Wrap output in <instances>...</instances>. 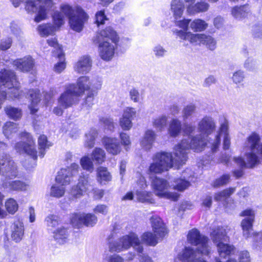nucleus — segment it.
<instances>
[{
    "label": "nucleus",
    "mask_w": 262,
    "mask_h": 262,
    "mask_svg": "<svg viewBox=\"0 0 262 262\" xmlns=\"http://www.w3.org/2000/svg\"><path fill=\"white\" fill-rule=\"evenodd\" d=\"M195 130V126L192 123H185L182 128L184 134L187 138L182 140L175 146L176 160L181 163L187 160V150L192 149L195 151H201L206 145L205 139L201 135L192 136L191 135Z\"/></svg>",
    "instance_id": "nucleus-1"
},
{
    "label": "nucleus",
    "mask_w": 262,
    "mask_h": 262,
    "mask_svg": "<svg viewBox=\"0 0 262 262\" xmlns=\"http://www.w3.org/2000/svg\"><path fill=\"white\" fill-rule=\"evenodd\" d=\"M174 158L170 152H160L157 153L152 158V162L150 164L148 169V174H159L168 170L173 165L177 168L184 164L186 161L181 163L176 161L175 155V148L174 149Z\"/></svg>",
    "instance_id": "nucleus-2"
},
{
    "label": "nucleus",
    "mask_w": 262,
    "mask_h": 262,
    "mask_svg": "<svg viewBox=\"0 0 262 262\" xmlns=\"http://www.w3.org/2000/svg\"><path fill=\"white\" fill-rule=\"evenodd\" d=\"M36 1L39 3L38 8L34 0H26L25 2V9L28 13L37 12L34 20V21L39 23L49 18V13L55 3L53 0Z\"/></svg>",
    "instance_id": "nucleus-3"
},
{
    "label": "nucleus",
    "mask_w": 262,
    "mask_h": 262,
    "mask_svg": "<svg viewBox=\"0 0 262 262\" xmlns=\"http://www.w3.org/2000/svg\"><path fill=\"white\" fill-rule=\"evenodd\" d=\"M177 35L182 39L189 41L191 43L205 45L210 50L216 48V41L214 38L205 34H193L191 32L179 31Z\"/></svg>",
    "instance_id": "nucleus-4"
},
{
    "label": "nucleus",
    "mask_w": 262,
    "mask_h": 262,
    "mask_svg": "<svg viewBox=\"0 0 262 262\" xmlns=\"http://www.w3.org/2000/svg\"><path fill=\"white\" fill-rule=\"evenodd\" d=\"M53 24L43 23L38 25L37 31L41 37H48L54 35L55 32L59 30L63 25V19L60 14L58 12H54L52 16Z\"/></svg>",
    "instance_id": "nucleus-5"
},
{
    "label": "nucleus",
    "mask_w": 262,
    "mask_h": 262,
    "mask_svg": "<svg viewBox=\"0 0 262 262\" xmlns=\"http://www.w3.org/2000/svg\"><path fill=\"white\" fill-rule=\"evenodd\" d=\"M187 240L192 245L197 246L198 251L203 255H208L210 252V247L208 243V238L201 235L196 229L190 230L187 235Z\"/></svg>",
    "instance_id": "nucleus-6"
},
{
    "label": "nucleus",
    "mask_w": 262,
    "mask_h": 262,
    "mask_svg": "<svg viewBox=\"0 0 262 262\" xmlns=\"http://www.w3.org/2000/svg\"><path fill=\"white\" fill-rule=\"evenodd\" d=\"M151 185L155 194L160 198L176 201L179 197L178 193L167 191L169 185L167 182L164 179L155 177L151 181Z\"/></svg>",
    "instance_id": "nucleus-7"
},
{
    "label": "nucleus",
    "mask_w": 262,
    "mask_h": 262,
    "mask_svg": "<svg viewBox=\"0 0 262 262\" xmlns=\"http://www.w3.org/2000/svg\"><path fill=\"white\" fill-rule=\"evenodd\" d=\"M80 97L73 85H67L65 86V91L58 99V105L63 108H67L76 103Z\"/></svg>",
    "instance_id": "nucleus-8"
},
{
    "label": "nucleus",
    "mask_w": 262,
    "mask_h": 262,
    "mask_svg": "<svg viewBox=\"0 0 262 262\" xmlns=\"http://www.w3.org/2000/svg\"><path fill=\"white\" fill-rule=\"evenodd\" d=\"M79 166L76 163H73L70 167L61 168L58 172L56 177V182L67 185L70 184L73 176L78 172Z\"/></svg>",
    "instance_id": "nucleus-9"
},
{
    "label": "nucleus",
    "mask_w": 262,
    "mask_h": 262,
    "mask_svg": "<svg viewBox=\"0 0 262 262\" xmlns=\"http://www.w3.org/2000/svg\"><path fill=\"white\" fill-rule=\"evenodd\" d=\"M97 221V217L91 213H75L73 215L71 223L73 226L79 228L83 225L93 226Z\"/></svg>",
    "instance_id": "nucleus-10"
},
{
    "label": "nucleus",
    "mask_w": 262,
    "mask_h": 262,
    "mask_svg": "<svg viewBox=\"0 0 262 262\" xmlns=\"http://www.w3.org/2000/svg\"><path fill=\"white\" fill-rule=\"evenodd\" d=\"M119 239L122 250L127 249L132 246L138 253L143 252V247L138 236L135 233H131L128 235H124Z\"/></svg>",
    "instance_id": "nucleus-11"
},
{
    "label": "nucleus",
    "mask_w": 262,
    "mask_h": 262,
    "mask_svg": "<svg viewBox=\"0 0 262 262\" xmlns=\"http://www.w3.org/2000/svg\"><path fill=\"white\" fill-rule=\"evenodd\" d=\"M228 125L225 121L222 123L219 129L218 134L215 137V139L212 144L211 150L213 152H215L220 144L221 137H224L223 140V148L224 149H228L230 145V140L228 133Z\"/></svg>",
    "instance_id": "nucleus-12"
},
{
    "label": "nucleus",
    "mask_w": 262,
    "mask_h": 262,
    "mask_svg": "<svg viewBox=\"0 0 262 262\" xmlns=\"http://www.w3.org/2000/svg\"><path fill=\"white\" fill-rule=\"evenodd\" d=\"M27 139V143L24 141L18 142L15 145V149L17 152L26 153L32 157L34 160L37 158V151L34 148L35 143L32 137L28 133L23 134Z\"/></svg>",
    "instance_id": "nucleus-13"
},
{
    "label": "nucleus",
    "mask_w": 262,
    "mask_h": 262,
    "mask_svg": "<svg viewBox=\"0 0 262 262\" xmlns=\"http://www.w3.org/2000/svg\"><path fill=\"white\" fill-rule=\"evenodd\" d=\"M240 215L245 217L241 222V226L242 228L243 236L245 238H248L252 229L255 219V211L251 209H247L243 211Z\"/></svg>",
    "instance_id": "nucleus-14"
},
{
    "label": "nucleus",
    "mask_w": 262,
    "mask_h": 262,
    "mask_svg": "<svg viewBox=\"0 0 262 262\" xmlns=\"http://www.w3.org/2000/svg\"><path fill=\"white\" fill-rule=\"evenodd\" d=\"M245 159V160L240 157H234L233 161L241 168H253L259 162L258 157L254 153V151L246 150Z\"/></svg>",
    "instance_id": "nucleus-15"
},
{
    "label": "nucleus",
    "mask_w": 262,
    "mask_h": 262,
    "mask_svg": "<svg viewBox=\"0 0 262 262\" xmlns=\"http://www.w3.org/2000/svg\"><path fill=\"white\" fill-rule=\"evenodd\" d=\"M88 18V16L84 11L80 8H77V13L74 16L70 17L69 20V24L73 30L80 32Z\"/></svg>",
    "instance_id": "nucleus-16"
},
{
    "label": "nucleus",
    "mask_w": 262,
    "mask_h": 262,
    "mask_svg": "<svg viewBox=\"0 0 262 262\" xmlns=\"http://www.w3.org/2000/svg\"><path fill=\"white\" fill-rule=\"evenodd\" d=\"M90 185V178L88 174L82 173L77 185L73 186L71 190V194L75 198L81 197Z\"/></svg>",
    "instance_id": "nucleus-17"
},
{
    "label": "nucleus",
    "mask_w": 262,
    "mask_h": 262,
    "mask_svg": "<svg viewBox=\"0 0 262 262\" xmlns=\"http://www.w3.org/2000/svg\"><path fill=\"white\" fill-rule=\"evenodd\" d=\"M17 80L15 72L11 70L3 69L0 71V88L10 89L13 84L16 86Z\"/></svg>",
    "instance_id": "nucleus-18"
},
{
    "label": "nucleus",
    "mask_w": 262,
    "mask_h": 262,
    "mask_svg": "<svg viewBox=\"0 0 262 262\" xmlns=\"http://www.w3.org/2000/svg\"><path fill=\"white\" fill-rule=\"evenodd\" d=\"M17 167L9 155H0V174L4 172H9L12 176L16 175Z\"/></svg>",
    "instance_id": "nucleus-19"
},
{
    "label": "nucleus",
    "mask_w": 262,
    "mask_h": 262,
    "mask_svg": "<svg viewBox=\"0 0 262 262\" xmlns=\"http://www.w3.org/2000/svg\"><path fill=\"white\" fill-rule=\"evenodd\" d=\"M99 43V53L101 58L105 61H109L114 55L116 43L110 41H102Z\"/></svg>",
    "instance_id": "nucleus-20"
},
{
    "label": "nucleus",
    "mask_w": 262,
    "mask_h": 262,
    "mask_svg": "<svg viewBox=\"0 0 262 262\" xmlns=\"http://www.w3.org/2000/svg\"><path fill=\"white\" fill-rule=\"evenodd\" d=\"M136 111L134 108L126 107L123 111L121 118L119 120V124L124 130H129L133 126L132 119L135 117Z\"/></svg>",
    "instance_id": "nucleus-21"
},
{
    "label": "nucleus",
    "mask_w": 262,
    "mask_h": 262,
    "mask_svg": "<svg viewBox=\"0 0 262 262\" xmlns=\"http://www.w3.org/2000/svg\"><path fill=\"white\" fill-rule=\"evenodd\" d=\"M198 129L203 137L210 135L215 129V124L211 117L205 116L198 123Z\"/></svg>",
    "instance_id": "nucleus-22"
},
{
    "label": "nucleus",
    "mask_w": 262,
    "mask_h": 262,
    "mask_svg": "<svg viewBox=\"0 0 262 262\" xmlns=\"http://www.w3.org/2000/svg\"><path fill=\"white\" fill-rule=\"evenodd\" d=\"M12 64L16 70L23 72H28L33 69L34 61L30 56H27L13 60Z\"/></svg>",
    "instance_id": "nucleus-23"
},
{
    "label": "nucleus",
    "mask_w": 262,
    "mask_h": 262,
    "mask_svg": "<svg viewBox=\"0 0 262 262\" xmlns=\"http://www.w3.org/2000/svg\"><path fill=\"white\" fill-rule=\"evenodd\" d=\"M110 40L113 43L116 44L118 41V37L116 32L112 28L107 27L97 34L94 41L95 42H101L102 41H109Z\"/></svg>",
    "instance_id": "nucleus-24"
},
{
    "label": "nucleus",
    "mask_w": 262,
    "mask_h": 262,
    "mask_svg": "<svg viewBox=\"0 0 262 262\" xmlns=\"http://www.w3.org/2000/svg\"><path fill=\"white\" fill-rule=\"evenodd\" d=\"M102 142L105 148L109 154L117 155L120 152L121 147L117 139L104 137Z\"/></svg>",
    "instance_id": "nucleus-25"
},
{
    "label": "nucleus",
    "mask_w": 262,
    "mask_h": 262,
    "mask_svg": "<svg viewBox=\"0 0 262 262\" xmlns=\"http://www.w3.org/2000/svg\"><path fill=\"white\" fill-rule=\"evenodd\" d=\"M92 67V62L89 57L83 56L81 57L75 64L74 70L79 74L87 73L90 71Z\"/></svg>",
    "instance_id": "nucleus-26"
},
{
    "label": "nucleus",
    "mask_w": 262,
    "mask_h": 262,
    "mask_svg": "<svg viewBox=\"0 0 262 262\" xmlns=\"http://www.w3.org/2000/svg\"><path fill=\"white\" fill-rule=\"evenodd\" d=\"M11 237L16 242L21 240L24 234V227L23 222L19 220L15 221L11 226Z\"/></svg>",
    "instance_id": "nucleus-27"
},
{
    "label": "nucleus",
    "mask_w": 262,
    "mask_h": 262,
    "mask_svg": "<svg viewBox=\"0 0 262 262\" xmlns=\"http://www.w3.org/2000/svg\"><path fill=\"white\" fill-rule=\"evenodd\" d=\"M90 79L88 76H81L77 80L76 85L70 84L74 87V90L78 93L80 97L84 93L85 91L90 90Z\"/></svg>",
    "instance_id": "nucleus-28"
},
{
    "label": "nucleus",
    "mask_w": 262,
    "mask_h": 262,
    "mask_svg": "<svg viewBox=\"0 0 262 262\" xmlns=\"http://www.w3.org/2000/svg\"><path fill=\"white\" fill-rule=\"evenodd\" d=\"M150 222L154 233L158 236H164L167 233L166 229L161 219L157 216H154L150 219Z\"/></svg>",
    "instance_id": "nucleus-29"
},
{
    "label": "nucleus",
    "mask_w": 262,
    "mask_h": 262,
    "mask_svg": "<svg viewBox=\"0 0 262 262\" xmlns=\"http://www.w3.org/2000/svg\"><path fill=\"white\" fill-rule=\"evenodd\" d=\"M210 237L213 242L216 245L220 242L227 241L229 238L226 230L222 227H217L213 229L210 233Z\"/></svg>",
    "instance_id": "nucleus-30"
},
{
    "label": "nucleus",
    "mask_w": 262,
    "mask_h": 262,
    "mask_svg": "<svg viewBox=\"0 0 262 262\" xmlns=\"http://www.w3.org/2000/svg\"><path fill=\"white\" fill-rule=\"evenodd\" d=\"M232 15L237 19H242L251 14V10L248 5L235 6L232 8Z\"/></svg>",
    "instance_id": "nucleus-31"
},
{
    "label": "nucleus",
    "mask_w": 262,
    "mask_h": 262,
    "mask_svg": "<svg viewBox=\"0 0 262 262\" xmlns=\"http://www.w3.org/2000/svg\"><path fill=\"white\" fill-rule=\"evenodd\" d=\"M209 5L205 1L198 2L195 4H189L187 7V12L191 15L207 11Z\"/></svg>",
    "instance_id": "nucleus-32"
},
{
    "label": "nucleus",
    "mask_w": 262,
    "mask_h": 262,
    "mask_svg": "<svg viewBox=\"0 0 262 262\" xmlns=\"http://www.w3.org/2000/svg\"><path fill=\"white\" fill-rule=\"evenodd\" d=\"M260 141L259 136L255 133H253L251 134L247 139L245 142V150L255 151V149H257L258 147L259 142Z\"/></svg>",
    "instance_id": "nucleus-33"
},
{
    "label": "nucleus",
    "mask_w": 262,
    "mask_h": 262,
    "mask_svg": "<svg viewBox=\"0 0 262 262\" xmlns=\"http://www.w3.org/2000/svg\"><path fill=\"white\" fill-rule=\"evenodd\" d=\"M28 95L31 101L29 108L31 113L34 114L38 111L37 104L40 101V92L38 90H31L29 91Z\"/></svg>",
    "instance_id": "nucleus-34"
},
{
    "label": "nucleus",
    "mask_w": 262,
    "mask_h": 262,
    "mask_svg": "<svg viewBox=\"0 0 262 262\" xmlns=\"http://www.w3.org/2000/svg\"><path fill=\"white\" fill-rule=\"evenodd\" d=\"M196 257V252L191 248H185L178 255V259L182 262H193Z\"/></svg>",
    "instance_id": "nucleus-35"
},
{
    "label": "nucleus",
    "mask_w": 262,
    "mask_h": 262,
    "mask_svg": "<svg viewBox=\"0 0 262 262\" xmlns=\"http://www.w3.org/2000/svg\"><path fill=\"white\" fill-rule=\"evenodd\" d=\"M163 238L162 236H158L157 234L146 232L142 235L141 242L147 245L154 246L158 243L159 239H161Z\"/></svg>",
    "instance_id": "nucleus-36"
},
{
    "label": "nucleus",
    "mask_w": 262,
    "mask_h": 262,
    "mask_svg": "<svg viewBox=\"0 0 262 262\" xmlns=\"http://www.w3.org/2000/svg\"><path fill=\"white\" fill-rule=\"evenodd\" d=\"M55 12H58L60 14L64 24L65 17H68L69 20L71 17L76 14L77 8L74 9L68 4H62L60 6V11H56Z\"/></svg>",
    "instance_id": "nucleus-37"
},
{
    "label": "nucleus",
    "mask_w": 262,
    "mask_h": 262,
    "mask_svg": "<svg viewBox=\"0 0 262 262\" xmlns=\"http://www.w3.org/2000/svg\"><path fill=\"white\" fill-rule=\"evenodd\" d=\"M156 135L154 131L151 129L147 130L141 141V146L146 150L150 149L156 139Z\"/></svg>",
    "instance_id": "nucleus-38"
},
{
    "label": "nucleus",
    "mask_w": 262,
    "mask_h": 262,
    "mask_svg": "<svg viewBox=\"0 0 262 262\" xmlns=\"http://www.w3.org/2000/svg\"><path fill=\"white\" fill-rule=\"evenodd\" d=\"M184 5L182 0H172L171 10L176 19L180 18L184 12Z\"/></svg>",
    "instance_id": "nucleus-39"
},
{
    "label": "nucleus",
    "mask_w": 262,
    "mask_h": 262,
    "mask_svg": "<svg viewBox=\"0 0 262 262\" xmlns=\"http://www.w3.org/2000/svg\"><path fill=\"white\" fill-rule=\"evenodd\" d=\"M186 172V171L183 172V179H178L174 182V184L172 185L174 189L182 191L189 187L190 185L189 182V177L185 175Z\"/></svg>",
    "instance_id": "nucleus-40"
},
{
    "label": "nucleus",
    "mask_w": 262,
    "mask_h": 262,
    "mask_svg": "<svg viewBox=\"0 0 262 262\" xmlns=\"http://www.w3.org/2000/svg\"><path fill=\"white\" fill-rule=\"evenodd\" d=\"M18 130V124L11 121L6 122L3 126V133L7 138H11Z\"/></svg>",
    "instance_id": "nucleus-41"
},
{
    "label": "nucleus",
    "mask_w": 262,
    "mask_h": 262,
    "mask_svg": "<svg viewBox=\"0 0 262 262\" xmlns=\"http://www.w3.org/2000/svg\"><path fill=\"white\" fill-rule=\"evenodd\" d=\"M53 236L55 241L60 244L66 242L68 237L67 229L64 227H60L53 232Z\"/></svg>",
    "instance_id": "nucleus-42"
},
{
    "label": "nucleus",
    "mask_w": 262,
    "mask_h": 262,
    "mask_svg": "<svg viewBox=\"0 0 262 262\" xmlns=\"http://www.w3.org/2000/svg\"><path fill=\"white\" fill-rule=\"evenodd\" d=\"M219 256L222 258H225L229 255L234 250L233 246L220 242L216 244Z\"/></svg>",
    "instance_id": "nucleus-43"
},
{
    "label": "nucleus",
    "mask_w": 262,
    "mask_h": 262,
    "mask_svg": "<svg viewBox=\"0 0 262 262\" xmlns=\"http://www.w3.org/2000/svg\"><path fill=\"white\" fill-rule=\"evenodd\" d=\"M182 129L181 121L178 119H173L171 120L168 128V132L170 136H178Z\"/></svg>",
    "instance_id": "nucleus-44"
},
{
    "label": "nucleus",
    "mask_w": 262,
    "mask_h": 262,
    "mask_svg": "<svg viewBox=\"0 0 262 262\" xmlns=\"http://www.w3.org/2000/svg\"><path fill=\"white\" fill-rule=\"evenodd\" d=\"M168 117L166 115L159 116L153 119L152 126L158 131H162L166 126Z\"/></svg>",
    "instance_id": "nucleus-45"
},
{
    "label": "nucleus",
    "mask_w": 262,
    "mask_h": 262,
    "mask_svg": "<svg viewBox=\"0 0 262 262\" xmlns=\"http://www.w3.org/2000/svg\"><path fill=\"white\" fill-rule=\"evenodd\" d=\"M208 24L204 20L196 18L191 21L190 28L193 32H202L208 27Z\"/></svg>",
    "instance_id": "nucleus-46"
},
{
    "label": "nucleus",
    "mask_w": 262,
    "mask_h": 262,
    "mask_svg": "<svg viewBox=\"0 0 262 262\" xmlns=\"http://www.w3.org/2000/svg\"><path fill=\"white\" fill-rule=\"evenodd\" d=\"M111 175L106 167L100 166L97 168V179L99 183L108 182L111 181Z\"/></svg>",
    "instance_id": "nucleus-47"
},
{
    "label": "nucleus",
    "mask_w": 262,
    "mask_h": 262,
    "mask_svg": "<svg viewBox=\"0 0 262 262\" xmlns=\"http://www.w3.org/2000/svg\"><path fill=\"white\" fill-rule=\"evenodd\" d=\"M136 194L137 200L141 203L147 204L155 203V201L152 197V195L151 192L144 191H137Z\"/></svg>",
    "instance_id": "nucleus-48"
},
{
    "label": "nucleus",
    "mask_w": 262,
    "mask_h": 262,
    "mask_svg": "<svg viewBox=\"0 0 262 262\" xmlns=\"http://www.w3.org/2000/svg\"><path fill=\"white\" fill-rule=\"evenodd\" d=\"M3 186L11 190H23L26 189V185L19 181L4 182Z\"/></svg>",
    "instance_id": "nucleus-49"
},
{
    "label": "nucleus",
    "mask_w": 262,
    "mask_h": 262,
    "mask_svg": "<svg viewBox=\"0 0 262 262\" xmlns=\"http://www.w3.org/2000/svg\"><path fill=\"white\" fill-rule=\"evenodd\" d=\"M65 191L64 185L56 183L51 187L50 195L52 196L59 198L63 196Z\"/></svg>",
    "instance_id": "nucleus-50"
},
{
    "label": "nucleus",
    "mask_w": 262,
    "mask_h": 262,
    "mask_svg": "<svg viewBox=\"0 0 262 262\" xmlns=\"http://www.w3.org/2000/svg\"><path fill=\"white\" fill-rule=\"evenodd\" d=\"M47 42L49 46L53 47L55 49L53 51V54L55 56L61 57L63 56L62 50L56 37L49 38Z\"/></svg>",
    "instance_id": "nucleus-51"
},
{
    "label": "nucleus",
    "mask_w": 262,
    "mask_h": 262,
    "mask_svg": "<svg viewBox=\"0 0 262 262\" xmlns=\"http://www.w3.org/2000/svg\"><path fill=\"white\" fill-rule=\"evenodd\" d=\"M5 111L7 116L13 120H17L21 117V111L18 108L9 106L5 108Z\"/></svg>",
    "instance_id": "nucleus-52"
},
{
    "label": "nucleus",
    "mask_w": 262,
    "mask_h": 262,
    "mask_svg": "<svg viewBox=\"0 0 262 262\" xmlns=\"http://www.w3.org/2000/svg\"><path fill=\"white\" fill-rule=\"evenodd\" d=\"M196 106L193 104H189L184 107L182 112V116L184 121H186L195 113Z\"/></svg>",
    "instance_id": "nucleus-53"
},
{
    "label": "nucleus",
    "mask_w": 262,
    "mask_h": 262,
    "mask_svg": "<svg viewBox=\"0 0 262 262\" xmlns=\"http://www.w3.org/2000/svg\"><path fill=\"white\" fill-rule=\"evenodd\" d=\"M5 206L7 211L11 214H14L18 209L17 202L13 198L7 199L5 202Z\"/></svg>",
    "instance_id": "nucleus-54"
},
{
    "label": "nucleus",
    "mask_w": 262,
    "mask_h": 262,
    "mask_svg": "<svg viewBox=\"0 0 262 262\" xmlns=\"http://www.w3.org/2000/svg\"><path fill=\"white\" fill-rule=\"evenodd\" d=\"M235 190V188H229L216 193L214 195V200L219 201H224L233 193Z\"/></svg>",
    "instance_id": "nucleus-55"
},
{
    "label": "nucleus",
    "mask_w": 262,
    "mask_h": 262,
    "mask_svg": "<svg viewBox=\"0 0 262 262\" xmlns=\"http://www.w3.org/2000/svg\"><path fill=\"white\" fill-rule=\"evenodd\" d=\"M97 134V131L96 129H91L89 133L85 135L86 140L85 145L89 148L93 147L95 143V140Z\"/></svg>",
    "instance_id": "nucleus-56"
},
{
    "label": "nucleus",
    "mask_w": 262,
    "mask_h": 262,
    "mask_svg": "<svg viewBox=\"0 0 262 262\" xmlns=\"http://www.w3.org/2000/svg\"><path fill=\"white\" fill-rule=\"evenodd\" d=\"M80 165L82 168L90 172L93 171L94 169L93 162L92 159L88 156H84L80 159Z\"/></svg>",
    "instance_id": "nucleus-57"
},
{
    "label": "nucleus",
    "mask_w": 262,
    "mask_h": 262,
    "mask_svg": "<svg viewBox=\"0 0 262 262\" xmlns=\"http://www.w3.org/2000/svg\"><path fill=\"white\" fill-rule=\"evenodd\" d=\"M113 235L111 234L108 238V248L109 250L111 252H120L122 251L121 243L120 239L117 241H113Z\"/></svg>",
    "instance_id": "nucleus-58"
},
{
    "label": "nucleus",
    "mask_w": 262,
    "mask_h": 262,
    "mask_svg": "<svg viewBox=\"0 0 262 262\" xmlns=\"http://www.w3.org/2000/svg\"><path fill=\"white\" fill-rule=\"evenodd\" d=\"M93 159L98 163H102L105 159V151L100 148H96L92 152Z\"/></svg>",
    "instance_id": "nucleus-59"
},
{
    "label": "nucleus",
    "mask_w": 262,
    "mask_h": 262,
    "mask_svg": "<svg viewBox=\"0 0 262 262\" xmlns=\"http://www.w3.org/2000/svg\"><path fill=\"white\" fill-rule=\"evenodd\" d=\"M38 146L39 151V155L41 157H43L45 155V150L46 148H49L50 146L47 143V138L45 135H41L38 138Z\"/></svg>",
    "instance_id": "nucleus-60"
},
{
    "label": "nucleus",
    "mask_w": 262,
    "mask_h": 262,
    "mask_svg": "<svg viewBox=\"0 0 262 262\" xmlns=\"http://www.w3.org/2000/svg\"><path fill=\"white\" fill-rule=\"evenodd\" d=\"M258 67V63L252 57L248 58L244 63V68L249 71H254Z\"/></svg>",
    "instance_id": "nucleus-61"
},
{
    "label": "nucleus",
    "mask_w": 262,
    "mask_h": 262,
    "mask_svg": "<svg viewBox=\"0 0 262 262\" xmlns=\"http://www.w3.org/2000/svg\"><path fill=\"white\" fill-rule=\"evenodd\" d=\"M230 180V175L229 174H223L213 182L212 186L214 187H219L226 185L229 182Z\"/></svg>",
    "instance_id": "nucleus-62"
},
{
    "label": "nucleus",
    "mask_w": 262,
    "mask_h": 262,
    "mask_svg": "<svg viewBox=\"0 0 262 262\" xmlns=\"http://www.w3.org/2000/svg\"><path fill=\"white\" fill-rule=\"evenodd\" d=\"M46 221L49 230H53L59 224L58 217L54 215H48L46 219Z\"/></svg>",
    "instance_id": "nucleus-63"
},
{
    "label": "nucleus",
    "mask_w": 262,
    "mask_h": 262,
    "mask_svg": "<svg viewBox=\"0 0 262 262\" xmlns=\"http://www.w3.org/2000/svg\"><path fill=\"white\" fill-rule=\"evenodd\" d=\"M16 85L13 84L12 88L8 89L9 91L8 94L9 95L8 98L13 99L14 98H18L20 95L21 91H20V84L17 81V84Z\"/></svg>",
    "instance_id": "nucleus-64"
}]
</instances>
